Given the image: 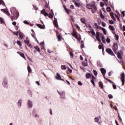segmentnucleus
I'll use <instances>...</instances> for the list:
<instances>
[{
    "mask_svg": "<svg viewBox=\"0 0 125 125\" xmlns=\"http://www.w3.org/2000/svg\"><path fill=\"white\" fill-rule=\"evenodd\" d=\"M10 11L11 14H13L11 18V21H13V20H17L18 17L19 16V13L14 8H11L10 9Z\"/></svg>",
    "mask_w": 125,
    "mask_h": 125,
    "instance_id": "f257e3e1",
    "label": "nucleus"
},
{
    "mask_svg": "<svg viewBox=\"0 0 125 125\" xmlns=\"http://www.w3.org/2000/svg\"><path fill=\"white\" fill-rule=\"evenodd\" d=\"M41 14H42L44 16H48L49 18H50V19L53 18V15L52 14H51V13H50L48 15V13H47L45 11V9H43L41 11Z\"/></svg>",
    "mask_w": 125,
    "mask_h": 125,
    "instance_id": "f03ea898",
    "label": "nucleus"
},
{
    "mask_svg": "<svg viewBox=\"0 0 125 125\" xmlns=\"http://www.w3.org/2000/svg\"><path fill=\"white\" fill-rule=\"evenodd\" d=\"M118 48H119V46L118 45V43H113L112 49L115 54H117V52L118 51Z\"/></svg>",
    "mask_w": 125,
    "mask_h": 125,
    "instance_id": "7ed1b4c3",
    "label": "nucleus"
},
{
    "mask_svg": "<svg viewBox=\"0 0 125 125\" xmlns=\"http://www.w3.org/2000/svg\"><path fill=\"white\" fill-rule=\"evenodd\" d=\"M101 36H103L102 33H100L98 31L96 32V38L99 42H101V39H100V37H101Z\"/></svg>",
    "mask_w": 125,
    "mask_h": 125,
    "instance_id": "20e7f679",
    "label": "nucleus"
},
{
    "mask_svg": "<svg viewBox=\"0 0 125 125\" xmlns=\"http://www.w3.org/2000/svg\"><path fill=\"white\" fill-rule=\"evenodd\" d=\"M106 52H107V53H108V54H110L112 56H116L115 55V54H114V52H113V51H112V49H111L109 48H107L106 49Z\"/></svg>",
    "mask_w": 125,
    "mask_h": 125,
    "instance_id": "39448f33",
    "label": "nucleus"
},
{
    "mask_svg": "<svg viewBox=\"0 0 125 125\" xmlns=\"http://www.w3.org/2000/svg\"><path fill=\"white\" fill-rule=\"evenodd\" d=\"M121 82H122V85H125V73L123 72L121 74Z\"/></svg>",
    "mask_w": 125,
    "mask_h": 125,
    "instance_id": "423d86ee",
    "label": "nucleus"
},
{
    "mask_svg": "<svg viewBox=\"0 0 125 125\" xmlns=\"http://www.w3.org/2000/svg\"><path fill=\"white\" fill-rule=\"evenodd\" d=\"M108 28L111 31H112V34H116V32H115V28H114V26L112 25H109Z\"/></svg>",
    "mask_w": 125,
    "mask_h": 125,
    "instance_id": "0eeeda50",
    "label": "nucleus"
},
{
    "mask_svg": "<svg viewBox=\"0 0 125 125\" xmlns=\"http://www.w3.org/2000/svg\"><path fill=\"white\" fill-rule=\"evenodd\" d=\"M94 81H95V77L92 75V78H91V83H92L94 86H95V83H94Z\"/></svg>",
    "mask_w": 125,
    "mask_h": 125,
    "instance_id": "6e6552de",
    "label": "nucleus"
},
{
    "mask_svg": "<svg viewBox=\"0 0 125 125\" xmlns=\"http://www.w3.org/2000/svg\"><path fill=\"white\" fill-rule=\"evenodd\" d=\"M56 78L57 80H60V81H62V82H64V79H61V76H60V74L58 73H57V76H56Z\"/></svg>",
    "mask_w": 125,
    "mask_h": 125,
    "instance_id": "1a4fd4ad",
    "label": "nucleus"
},
{
    "mask_svg": "<svg viewBox=\"0 0 125 125\" xmlns=\"http://www.w3.org/2000/svg\"><path fill=\"white\" fill-rule=\"evenodd\" d=\"M101 72L104 77L105 76V74H106V69L104 68H101Z\"/></svg>",
    "mask_w": 125,
    "mask_h": 125,
    "instance_id": "9d476101",
    "label": "nucleus"
},
{
    "mask_svg": "<svg viewBox=\"0 0 125 125\" xmlns=\"http://www.w3.org/2000/svg\"><path fill=\"white\" fill-rule=\"evenodd\" d=\"M97 10V8H96V6L93 5L92 9V13L94 14L95 13V12H96Z\"/></svg>",
    "mask_w": 125,
    "mask_h": 125,
    "instance_id": "9b49d317",
    "label": "nucleus"
},
{
    "mask_svg": "<svg viewBox=\"0 0 125 125\" xmlns=\"http://www.w3.org/2000/svg\"><path fill=\"white\" fill-rule=\"evenodd\" d=\"M36 26L38 27V28H40V29H45V26L43 25V26H42V24L37 23Z\"/></svg>",
    "mask_w": 125,
    "mask_h": 125,
    "instance_id": "f8f14e48",
    "label": "nucleus"
},
{
    "mask_svg": "<svg viewBox=\"0 0 125 125\" xmlns=\"http://www.w3.org/2000/svg\"><path fill=\"white\" fill-rule=\"evenodd\" d=\"M58 92L60 95H61V98H64L63 96H65V92H59L58 91Z\"/></svg>",
    "mask_w": 125,
    "mask_h": 125,
    "instance_id": "ddd939ff",
    "label": "nucleus"
},
{
    "mask_svg": "<svg viewBox=\"0 0 125 125\" xmlns=\"http://www.w3.org/2000/svg\"><path fill=\"white\" fill-rule=\"evenodd\" d=\"M85 60H86V61H83V62H82V65L84 67H86L88 65L87 60L86 59H85Z\"/></svg>",
    "mask_w": 125,
    "mask_h": 125,
    "instance_id": "4468645a",
    "label": "nucleus"
},
{
    "mask_svg": "<svg viewBox=\"0 0 125 125\" xmlns=\"http://www.w3.org/2000/svg\"><path fill=\"white\" fill-rule=\"evenodd\" d=\"M53 23L55 27H56V28H57L58 30H59L60 28H59V26H58V23L57 22V21H53Z\"/></svg>",
    "mask_w": 125,
    "mask_h": 125,
    "instance_id": "2eb2a0df",
    "label": "nucleus"
},
{
    "mask_svg": "<svg viewBox=\"0 0 125 125\" xmlns=\"http://www.w3.org/2000/svg\"><path fill=\"white\" fill-rule=\"evenodd\" d=\"M17 53H18V54H19L20 55V56L22 57V58H23L24 59L26 60V58L25 57L24 53H21V52H17Z\"/></svg>",
    "mask_w": 125,
    "mask_h": 125,
    "instance_id": "dca6fc26",
    "label": "nucleus"
},
{
    "mask_svg": "<svg viewBox=\"0 0 125 125\" xmlns=\"http://www.w3.org/2000/svg\"><path fill=\"white\" fill-rule=\"evenodd\" d=\"M57 37L58 42H61V40H62V35H61V34H59Z\"/></svg>",
    "mask_w": 125,
    "mask_h": 125,
    "instance_id": "f3484780",
    "label": "nucleus"
},
{
    "mask_svg": "<svg viewBox=\"0 0 125 125\" xmlns=\"http://www.w3.org/2000/svg\"><path fill=\"white\" fill-rule=\"evenodd\" d=\"M85 77L86 79H90L91 78V74L89 73H86Z\"/></svg>",
    "mask_w": 125,
    "mask_h": 125,
    "instance_id": "a211bd4d",
    "label": "nucleus"
},
{
    "mask_svg": "<svg viewBox=\"0 0 125 125\" xmlns=\"http://www.w3.org/2000/svg\"><path fill=\"white\" fill-rule=\"evenodd\" d=\"M117 54L118 58L119 59H122V54H121V53L120 52H117Z\"/></svg>",
    "mask_w": 125,
    "mask_h": 125,
    "instance_id": "6ab92c4d",
    "label": "nucleus"
},
{
    "mask_svg": "<svg viewBox=\"0 0 125 125\" xmlns=\"http://www.w3.org/2000/svg\"><path fill=\"white\" fill-rule=\"evenodd\" d=\"M19 36L20 38L22 40V39H24V34L22 32H20L19 33Z\"/></svg>",
    "mask_w": 125,
    "mask_h": 125,
    "instance_id": "aec40b11",
    "label": "nucleus"
},
{
    "mask_svg": "<svg viewBox=\"0 0 125 125\" xmlns=\"http://www.w3.org/2000/svg\"><path fill=\"white\" fill-rule=\"evenodd\" d=\"M99 87H101V88H104V86L103 85V83H102V82H100L99 83Z\"/></svg>",
    "mask_w": 125,
    "mask_h": 125,
    "instance_id": "412c9836",
    "label": "nucleus"
},
{
    "mask_svg": "<svg viewBox=\"0 0 125 125\" xmlns=\"http://www.w3.org/2000/svg\"><path fill=\"white\" fill-rule=\"evenodd\" d=\"M28 107L29 108H32V106H33V104H32V102H31L30 101H28Z\"/></svg>",
    "mask_w": 125,
    "mask_h": 125,
    "instance_id": "4be33fe9",
    "label": "nucleus"
},
{
    "mask_svg": "<svg viewBox=\"0 0 125 125\" xmlns=\"http://www.w3.org/2000/svg\"><path fill=\"white\" fill-rule=\"evenodd\" d=\"M93 5L90 4H88L87 5H86V7L87 8H88V9H91L92 8V6Z\"/></svg>",
    "mask_w": 125,
    "mask_h": 125,
    "instance_id": "5701e85b",
    "label": "nucleus"
},
{
    "mask_svg": "<svg viewBox=\"0 0 125 125\" xmlns=\"http://www.w3.org/2000/svg\"><path fill=\"white\" fill-rule=\"evenodd\" d=\"M102 41L103 42H104V43L106 44V40H105V37H104V35H103L102 37Z\"/></svg>",
    "mask_w": 125,
    "mask_h": 125,
    "instance_id": "b1692460",
    "label": "nucleus"
},
{
    "mask_svg": "<svg viewBox=\"0 0 125 125\" xmlns=\"http://www.w3.org/2000/svg\"><path fill=\"white\" fill-rule=\"evenodd\" d=\"M110 17L113 20H116V18H115V16H114V13H111L110 14Z\"/></svg>",
    "mask_w": 125,
    "mask_h": 125,
    "instance_id": "393cba45",
    "label": "nucleus"
},
{
    "mask_svg": "<svg viewBox=\"0 0 125 125\" xmlns=\"http://www.w3.org/2000/svg\"><path fill=\"white\" fill-rule=\"evenodd\" d=\"M61 69L62 70H66V69H67V66L62 65L61 66Z\"/></svg>",
    "mask_w": 125,
    "mask_h": 125,
    "instance_id": "a878e982",
    "label": "nucleus"
},
{
    "mask_svg": "<svg viewBox=\"0 0 125 125\" xmlns=\"http://www.w3.org/2000/svg\"><path fill=\"white\" fill-rule=\"evenodd\" d=\"M0 4H1L3 6H5V3L2 0H0Z\"/></svg>",
    "mask_w": 125,
    "mask_h": 125,
    "instance_id": "bb28decb",
    "label": "nucleus"
},
{
    "mask_svg": "<svg viewBox=\"0 0 125 125\" xmlns=\"http://www.w3.org/2000/svg\"><path fill=\"white\" fill-rule=\"evenodd\" d=\"M17 43L18 44V45H19V46H22V42L20 41H17Z\"/></svg>",
    "mask_w": 125,
    "mask_h": 125,
    "instance_id": "cd10ccee",
    "label": "nucleus"
},
{
    "mask_svg": "<svg viewBox=\"0 0 125 125\" xmlns=\"http://www.w3.org/2000/svg\"><path fill=\"white\" fill-rule=\"evenodd\" d=\"M27 70H28V73H32V69H31V67H30V65H29L27 67Z\"/></svg>",
    "mask_w": 125,
    "mask_h": 125,
    "instance_id": "c85d7f7f",
    "label": "nucleus"
},
{
    "mask_svg": "<svg viewBox=\"0 0 125 125\" xmlns=\"http://www.w3.org/2000/svg\"><path fill=\"white\" fill-rule=\"evenodd\" d=\"M18 105L20 106V107H21V105H22V101L19 100L18 102Z\"/></svg>",
    "mask_w": 125,
    "mask_h": 125,
    "instance_id": "c756f323",
    "label": "nucleus"
},
{
    "mask_svg": "<svg viewBox=\"0 0 125 125\" xmlns=\"http://www.w3.org/2000/svg\"><path fill=\"white\" fill-rule=\"evenodd\" d=\"M35 49H36V50L37 51H38V52H40V51H41V49H40V47H39V46H37L35 47Z\"/></svg>",
    "mask_w": 125,
    "mask_h": 125,
    "instance_id": "7c9ffc66",
    "label": "nucleus"
},
{
    "mask_svg": "<svg viewBox=\"0 0 125 125\" xmlns=\"http://www.w3.org/2000/svg\"><path fill=\"white\" fill-rule=\"evenodd\" d=\"M5 13H6V14H7V15H8V16H10V13H9V12L8 11V10H7V9H6Z\"/></svg>",
    "mask_w": 125,
    "mask_h": 125,
    "instance_id": "2f4dec72",
    "label": "nucleus"
},
{
    "mask_svg": "<svg viewBox=\"0 0 125 125\" xmlns=\"http://www.w3.org/2000/svg\"><path fill=\"white\" fill-rule=\"evenodd\" d=\"M102 30L104 34V35H106L107 33H106V29H105V28L102 27Z\"/></svg>",
    "mask_w": 125,
    "mask_h": 125,
    "instance_id": "473e14b6",
    "label": "nucleus"
},
{
    "mask_svg": "<svg viewBox=\"0 0 125 125\" xmlns=\"http://www.w3.org/2000/svg\"><path fill=\"white\" fill-rule=\"evenodd\" d=\"M81 21L83 24H85V20H84V19L83 18L81 19Z\"/></svg>",
    "mask_w": 125,
    "mask_h": 125,
    "instance_id": "72a5a7b5",
    "label": "nucleus"
},
{
    "mask_svg": "<svg viewBox=\"0 0 125 125\" xmlns=\"http://www.w3.org/2000/svg\"><path fill=\"white\" fill-rule=\"evenodd\" d=\"M74 4H75V5H76V6H77V7H80V3H78L77 2H75L74 3Z\"/></svg>",
    "mask_w": 125,
    "mask_h": 125,
    "instance_id": "f704fd0d",
    "label": "nucleus"
},
{
    "mask_svg": "<svg viewBox=\"0 0 125 125\" xmlns=\"http://www.w3.org/2000/svg\"><path fill=\"white\" fill-rule=\"evenodd\" d=\"M64 9L67 14H69V13L70 12V11H71L69 9H67L66 8H64Z\"/></svg>",
    "mask_w": 125,
    "mask_h": 125,
    "instance_id": "c9c22d12",
    "label": "nucleus"
},
{
    "mask_svg": "<svg viewBox=\"0 0 125 125\" xmlns=\"http://www.w3.org/2000/svg\"><path fill=\"white\" fill-rule=\"evenodd\" d=\"M24 42L25 44H27V45L28 44H29V43L30 42V41L29 40H24Z\"/></svg>",
    "mask_w": 125,
    "mask_h": 125,
    "instance_id": "e433bc0d",
    "label": "nucleus"
},
{
    "mask_svg": "<svg viewBox=\"0 0 125 125\" xmlns=\"http://www.w3.org/2000/svg\"><path fill=\"white\" fill-rule=\"evenodd\" d=\"M91 33L92 36H94V37H96V34H95V32H94V31L92 30Z\"/></svg>",
    "mask_w": 125,
    "mask_h": 125,
    "instance_id": "4c0bfd02",
    "label": "nucleus"
},
{
    "mask_svg": "<svg viewBox=\"0 0 125 125\" xmlns=\"http://www.w3.org/2000/svg\"><path fill=\"white\" fill-rule=\"evenodd\" d=\"M94 121L96 123H98L99 122V119L97 117H96L95 119H94Z\"/></svg>",
    "mask_w": 125,
    "mask_h": 125,
    "instance_id": "58836bf2",
    "label": "nucleus"
},
{
    "mask_svg": "<svg viewBox=\"0 0 125 125\" xmlns=\"http://www.w3.org/2000/svg\"><path fill=\"white\" fill-rule=\"evenodd\" d=\"M106 42L107 43H110V42H111V40H110V39L108 37L106 39Z\"/></svg>",
    "mask_w": 125,
    "mask_h": 125,
    "instance_id": "ea45409f",
    "label": "nucleus"
},
{
    "mask_svg": "<svg viewBox=\"0 0 125 125\" xmlns=\"http://www.w3.org/2000/svg\"><path fill=\"white\" fill-rule=\"evenodd\" d=\"M7 84V82L6 81H3V86H6V85Z\"/></svg>",
    "mask_w": 125,
    "mask_h": 125,
    "instance_id": "a19ab883",
    "label": "nucleus"
},
{
    "mask_svg": "<svg viewBox=\"0 0 125 125\" xmlns=\"http://www.w3.org/2000/svg\"><path fill=\"white\" fill-rule=\"evenodd\" d=\"M115 40L119 41V35L118 34H115Z\"/></svg>",
    "mask_w": 125,
    "mask_h": 125,
    "instance_id": "79ce46f5",
    "label": "nucleus"
},
{
    "mask_svg": "<svg viewBox=\"0 0 125 125\" xmlns=\"http://www.w3.org/2000/svg\"><path fill=\"white\" fill-rule=\"evenodd\" d=\"M106 10L108 12H110L111 11V8L110 7H107Z\"/></svg>",
    "mask_w": 125,
    "mask_h": 125,
    "instance_id": "37998d69",
    "label": "nucleus"
},
{
    "mask_svg": "<svg viewBox=\"0 0 125 125\" xmlns=\"http://www.w3.org/2000/svg\"><path fill=\"white\" fill-rule=\"evenodd\" d=\"M78 35V33H77V32L74 31V32H73L72 36L73 37H75V36H77Z\"/></svg>",
    "mask_w": 125,
    "mask_h": 125,
    "instance_id": "c03bdc74",
    "label": "nucleus"
},
{
    "mask_svg": "<svg viewBox=\"0 0 125 125\" xmlns=\"http://www.w3.org/2000/svg\"><path fill=\"white\" fill-rule=\"evenodd\" d=\"M69 54L71 58H73V57H74V54L72 53V52H70Z\"/></svg>",
    "mask_w": 125,
    "mask_h": 125,
    "instance_id": "a18cd8bd",
    "label": "nucleus"
},
{
    "mask_svg": "<svg viewBox=\"0 0 125 125\" xmlns=\"http://www.w3.org/2000/svg\"><path fill=\"white\" fill-rule=\"evenodd\" d=\"M108 22H109V24H114V21H113V20H109L108 21Z\"/></svg>",
    "mask_w": 125,
    "mask_h": 125,
    "instance_id": "49530a36",
    "label": "nucleus"
},
{
    "mask_svg": "<svg viewBox=\"0 0 125 125\" xmlns=\"http://www.w3.org/2000/svg\"><path fill=\"white\" fill-rule=\"evenodd\" d=\"M71 20L73 21V22H75V19L74 18V16H70Z\"/></svg>",
    "mask_w": 125,
    "mask_h": 125,
    "instance_id": "de8ad7c7",
    "label": "nucleus"
},
{
    "mask_svg": "<svg viewBox=\"0 0 125 125\" xmlns=\"http://www.w3.org/2000/svg\"><path fill=\"white\" fill-rule=\"evenodd\" d=\"M103 47H104V46L103 45H99V49H103Z\"/></svg>",
    "mask_w": 125,
    "mask_h": 125,
    "instance_id": "09e8293b",
    "label": "nucleus"
},
{
    "mask_svg": "<svg viewBox=\"0 0 125 125\" xmlns=\"http://www.w3.org/2000/svg\"><path fill=\"white\" fill-rule=\"evenodd\" d=\"M93 73L95 76H96L97 75V71H96V70H93Z\"/></svg>",
    "mask_w": 125,
    "mask_h": 125,
    "instance_id": "8fccbe9b",
    "label": "nucleus"
},
{
    "mask_svg": "<svg viewBox=\"0 0 125 125\" xmlns=\"http://www.w3.org/2000/svg\"><path fill=\"white\" fill-rule=\"evenodd\" d=\"M0 21L1 23H3L4 22V21H3V19H2V18H0Z\"/></svg>",
    "mask_w": 125,
    "mask_h": 125,
    "instance_id": "3c124183",
    "label": "nucleus"
},
{
    "mask_svg": "<svg viewBox=\"0 0 125 125\" xmlns=\"http://www.w3.org/2000/svg\"><path fill=\"white\" fill-rule=\"evenodd\" d=\"M100 16L102 18V19H105V17L104 16V15L103 14H100Z\"/></svg>",
    "mask_w": 125,
    "mask_h": 125,
    "instance_id": "603ef678",
    "label": "nucleus"
},
{
    "mask_svg": "<svg viewBox=\"0 0 125 125\" xmlns=\"http://www.w3.org/2000/svg\"><path fill=\"white\" fill-rule=\"evenodd\" d=\"M108 97H109V99H112V98H113V96L111 94H109Z\"/></svg>",
    "mask_w": 125,
    "mask_h": 125,
    "instance_id": "864d4df0",
    "label": "nucleus"
},
{
    "mask_svg": "<svg viewBox=\"0 0 125 125\" xmlns=\"http://www.w3.org/2000/svg\"><path fill=\"white\" fill-rule=\"evenodd\" d=\"M23 23L26 25H29V22H28L27 21H24Z\"/></svg>",
    "mask_w": 125,
    "mask_h": 125,
    "instance_id": "5fc2aeb1",
    "label": "nucleus"
},
{
    "mask_svg": "<svg viewBox=\"0 0 125 125\" xmlns=\"http://www.w3.org/2000/svg\"><path fill=\"white\" fill-rule=\"evenodd\" d=\"M102 26H103V27H105V26H106V23H105L104 22H103L102 23Z\"/></svg>",
    "mask_w": 125,
    "mask_h": 125,
    "instance_id": "6e6d98bb",
    "label": "nucleus"
},
{
    "mask_svg": "<svg viewBox=\"0 0 125 125\" xmlns=\"http://www.w3.org/2000/svg\"><path fill=\"white\" fill-rule=\"evenodd\" d=\"M13 34L14 35H15V36H18V32H17V33L15 32H13Z\"/></svg>",
    "mask_w": 125,
    "mask_h": 125,
    "instance_id": "4d7b16f0",
    "label": "nucleus"
},
{
    "mask_svg": "<svg viewBox=\"0 0 125 125\" xmlns=\"http://www.w3.org/2000/svg\"><path fill=\"white\" fill-rule=\"evenodd\" d=\"M113 89H117V86L115 84H113Z\"/></svg>",
    "mask_w": 125,
    "mask_h": 125,
    "instance_id": "13d9d810",
    "label": "nucleus"
},
{
    "mask_svg": "<svg viewBox=\"0 0 125 125\" xmlns=\"http://www.w3.org/2000/svg\"><path fill=\"white\" fill-rule=\"evenodd\" d=\"M55 32L57 35V36H58V35H60V33H59V32L57 30H55Z\"/></svg>",
    "mask_w": 125,
    "mask_h": 125,
    "instance_id": "bf43d9fd",
    "label": "nucleus"
},
{
    "mask_svg": "<svg viewBox=\"0 0 125 125\" xmlns=\"http://www.w3.org/2000/svg\"><path fill=\"white\" fill-rule=\"evenodd\" d=\"M83 47H84V44L82 43L81 46V48L83 49Z\"/></svg>",
    "mask_w": 125,
    "mask_h": 125,
    "instance_id": "052dcab7",
    "label": "nucleus"
},
{
    "mask_svg": "<svg viewBox=\"0 0 125 125\" xmlns=\"http://www.w3.org/2000/svg\"><path fill=\"white\" fill-rule=\"evenodd\" d=\"M27 45H28L29 47H31V48L33 47V45H32V44H31V43H29V44H28Z\"/></svg>",
    "mask_w": 125,
    "mask_h": 125,
    "instance_id": "680f3d73",
    "label": "nucleus"
},
{
    "mask_svg": "<svg viewBox=\"0 0 125 125\" xmlns=\"http://www.w3.org/2000/svg\"><path fill=\"white\" fill-rule=\"evenodd\" d=\"M125 11H123L121 12V14L123 15V17H125Z\"/></svg>",
    "mask_w": 125,
    "mask_h": 125,
    "instance_id": "e2e57ef3",
    "label": "nucleus"
},
{
    "mask_svg": "<svg viewBox=\"0 0 125 125\" xmlns=\"http://www.w3.org/2000/svg\"><path fill=\"white\" fill-rule=\"evenodd\" d=\"M6 10V9H1V11H2V12H4V13H5Z\"/></svg>",
    "mask_w": 125,
    "mask_h": 125,
    "instance_id": "0e129e2a",
    "label": "nucleus"
},
{
    "mask_svg": "<svg viewBox=\"0 0 125 125\" xmlns=\"http://www.w3.org/2000/svg\"><path fill=\"white\" fill-rule=\"evenodd\" d=\"M12 25H13L14 26H16V22L15 21H13Z\"/></svg>",
    "mask_w": 125,
    "mask_h": 125,
    "instance_id": "69168bd1",
    "label": "nucleus"
},
{
    "mask_svg": "<svg viewBox=\"0 0 125 125\" xmlns=\"http://www.w3.org/2000/svg\"><path fill=\"white\" fill-rule=\"evenodd\" d=\"M78 84H79V85H82L83 84V83H82V82L81 81H79L78 82Z\"/></svg>",
    "mask_w": 125,
    "mask_h": 125,
    "instance_id": "338daca9",
    "label": "nucleus"
},
{
    "mask_svg": "<svg viewBox=\"0 0 125 125\" xmlns=\"http://www.w3.org/2000/svg\"><path fill=\"white\" fill-rule=\"evenodd\" d=\"M123 32H125V25H123Z\"/></svg>",
    "mask_w": 125,
    "mask_h": 125,
    "instance_id": "774afa93",
    "label": "nucleus"
}]
</instances>
